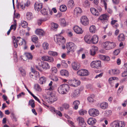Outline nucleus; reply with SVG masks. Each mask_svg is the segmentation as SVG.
Instances as JSON below:
<instances>
[{"label":"nucleus","mask_w":127,"mask_h":127,"mask_svg":"<svg viewBox=\"0 0 127 127\" xmlns=\"http://www.w3.org/2000/svg\"><path fill=\"white\" fill-rule=\"evenodd\" d=\"M48 89L50 91H47V94L49 95V96L48 98H47V97L46 96H45V97L49 103H52L56 101L58 99V98L56 95L52 93V91H51L53 90L52 87H51Z\"/></svg>","instance_id":"obj_1"},{"label":"nucleus","mask_w":127,"mask_h":127,"mask_svg":"<svg viewBox=\"0 0 127 127\" xmlns=\"http://www.w3.org/2000/svg\"><path fill=\"white\" fill-rule=\"evenodd\" d=\"M90 30L91 32L93 33H95L96 31L95 27L94 25L91 26L90 27Z\"/></svg>","instance_id":"obj_38"},{"label":"nucleus","mask_w":127,"mask_h":127,"mask_svg":"<svg viewBox=\"0 0 127 127\" xmlns=\"http://www.w3.org/2000/svg\"><path fill=\"white\" fill-rule=\"evenodd\" d=\"M26 57L29 59H32V57L31 54L29 53H26L25 54Z\"/></svg>","instance_id":"obj_55"},{"label":"nucleus","mask_w":127,"mask_h":127,"mask_svg":"<svg viewBox=\"0 0 127 127\" xmlns=\"http://www.w3.org/2000/svg\"><path fill=\"white\" fill-rule=\"evenodd\" d=\"M34 87L35 89L36 90L39 91H41V89L38 84H35Z\"/></svg>","instance_id":"obj_53"},{"label":"nucleus","mask_w":127,"mask_h":127,"mask_svg":"<svg viewBox=\"0 0 127 127\" xmlns=\"http://www.w3.org/2000/svg\"><path fill=\"white\" fill-rule=\"evenodd\" d=\"M90 11L95 16H97L99 15V13L97 10L94 8H90Z\"/></svg>","instance_id":"obj_25"},{"label":"nucleus","mask_w":127,"mask_h":127,"mask_svg":"<svg viewBox=\"0 0 127 127\" xmlns=\"http://www.w3.org/2000/svg\"><path fill=\"white\" fill-rule=\"evenodd\" d=\"M60 74L62 76H68L69 73L68 71L65 70H62L60 72Z\"/></svg>","instance_id":"obj_29"},{"label":"nucleus","mask_w":127,"mask_h":127,"mask_svg":"<svg viewBox=\"0 0 127 127\" xmlns=\"http://www.w3.org/2000/svg\"><path fill=\"white\" fill-rule=\"evenodd\" d=\"M91 66L92 68H98L101 66V61H99L92 62L91 64Z\"/></svg>","instance_id":"obj_9"},{"label":"nucleus","mask_w":127,"mask_h":127,"mask_svg":"<svg viewBox=\"0 0 127 127\" xmlns=\"http://www.w3.org/2000/svg\"><path fill=\"white\" fill-rule=\"evenodd\" d=\"M51 71L53 73H56L57 71V69L55 67H52L51 69Z\"/></svg>","instance_id":"obj_56"},{"label":"nucleus","mask_w":127,"mask_h":127,"mask_svg":"<svg viewBox=\"0 0 127 127\" xmlns=\"http://www.w3.org/2000/svg\"><path fill=\"white\" fill-rule=\"evenodd\" d=\"M38 39V38L36 36H34L33 37L32 40V41L34 42H35L36 41H37V40Z\"/></svg>","instance_id":"obj_62"},{"label":"nucleus","mask_w":127,"mask_h":127,"mask_svg":"<svg viewBox=\"0 0 127 127\" xmlns=\"http://www.w3.org/2000/svg\"><path fill=\"white\" fill-rule=\"evenodd\" d=\"M49 19V18H45L43 20L39 19L38 20L37 23L38 25H40L41 24V23L43 22L46 21L48 20Z\"/></svg>","instance_id":"obj_45"},{"label":"nucleus","mask_w":127,"mask_h":127,"mask_svg":"<svg viewBox=\"0 0 127 127\" xmlns=\"http://www.w3.org/2000/svg\"><path fill=\"white\" fill-rule=\"evenodd\" d=\"M84 39L85 42L87 43L90 44L92 43L91 38L90 35H86L84 37Z\"/></svg>","instance_id":"obj_19"},{"label":"nucleus","mask_w":127,"mask_h":127,"mask_svg":"<svg viewBox=\"0 0 127 127\" xmlns=\"http://www.w3.org/2000/svg\"><path fill=\"white\" fill-rule=\"evenodd\" d=\"M79 112L80 115H83L86 114L87 111L83 110H81L79 111Z\"/></svg>","instance_id":"obj_51"},{"label":"nucleus","mask_w":127,"mask_h":127,"mask_svg":"<svg viewBox=\"0 0 127 127\" xmlns=\"http://www.w3.org/2000/svg\"><path fill=\"white\" fill-rule=\"evenodd\" d=\"M77 73L80 76H86L88 74V71L85 69H81L78 71Z\"/></svg>","instance_id":"obj_13"},{"label":"nucleus","mask_w":127,"mask_h":127,"mask_svg":"<svg viewBox=\"0 0 127 127\" xmlns=\"http://www.w3.org/2000/svg\"><path fill=\"white\" fill-rule=\"evenodd\" d=\"M55 41L59 45H62L65 42V40L64 38L60 34L55 35L54 37Z\"/></svg>","instance_id":"obj_3"},{"label":"nucleus","mask_w":127,"mask_h":127,"mask_svg":"<svg viewBox=\"0 0 127 127\" xmlns=\"http://www.w3.org/2000/svg\"><path fill=\"white\" fill-rule=\"evenodd\" d=\"M109 50L114 48L116 46V44L114 42H109Z\"/></svg>","instance_id":"obj_41"},{"label":"nucleus","mask_w":127,"mask_h":127,"mask_svg":"<svg viewBox=\"0 0 127 127\" xmlns=\"http://www.w3.org/2000/svg\"><path fill=\"white\" fill-rule=\"evenodd\" d=\"M98 50L97 47L95 46L92 47L91 49L90 50V54L92 56H94L96 53V52Z\"/></svg>","instance_id":"obj_20"},{"label":"nucleus","mask_w":127,"mask_h":127,"mask_svg":"<svg viewBox=\"0 0 127 127\" xmlns=\"http://www.w3.org/2000/svg\"><path fill=\"white\" fill-rule=\"evenodd\" d=\"M100 58L101 59L104 61H108L110 60V58L108 56L102 55H100Z\"/></svg>","instance_id":"obj_32"},{"label":"nucleus","mask_w":127,"mask_h":127,"mask_svg":"<svg viewBox=\"0 0 127 127\" xmlns=\"http://www.w3.org/2000/svg\"><path fill=\"white\" fill-rule=\"evenodd\" d=\"M62 106L65 110L68 109L69 107V105L67 103H64L62 105Z\"/></svg>","instance_id":"obj_50"},{"label":"nucleus","mask_w":127,"mask_h":127,"mask_svg":"<svg viewBox=\"0 0 127 127\" xmlns=\"http://www.w3.org/2000/svg\"><path fill=\"white\" fill-rule=\"evenodd\" d=\"M125 124L121 121H115L112 123L111 125L112 127H124Z\"/></svg>","instance_id":"obj_5"},{"label":"nucleus","mask_w":127,"mask_h":127,"mask_svg":"<svg viewBox=\"0 0 127 127\" xmlns=\"http://www.w3.org/2000/svg\"><path fill=\"white\" fill-rule=\"evenodd\" d=\"M120 51L119 49H117L115 50L114 52V54L116 55H118Z\"/></svg>","instance_id":"obj_60"},{"label":"nucleus","mask_w":127,"mask_h":127,"mask_svg":"<svg viewBox=\"0 0 127 127\" xmlns=\"http://www.w3.org/2000/svg\"><path fill=\"white\" fill-rule=\"evenodd\" d=\"M48 56H43L41 57V59L43 61H46L47 59L48 58Z\"/></svg>","instance_id":"obj_64"},{"label":"nucleus","mask_w":127,"mask_h":127,"mask_svg":"<svg viewBox=\"0 0 127 127\" xmlns=\"http://www.w3.org/2000/svg\"><path fill=\"white\" fill-rule=\"evenodd\" d=\"M69 89V86L66 84H62L58 88V91L61 94H66L68 92Z\"/></svg>","instance_id":"obj_2"},{"label":"nucleus","mask_w":127,"mask_h":127,"mask_svg":"<svg viewBox=\"0 0 127 127\" xmlns=\"http://www.w3.org/2000/svg\"><path fill=\"white\" fill-rule=\"evenodd\" d=\"M66 7L65 5H62L60 6V10L61 11H65L66 10Z\"/></svg>","instance_id":"obj_44"},{"label":"nucleus","mask_w":127,"mask_h":127,"mask_svg":"<svg viewBox=\"0 0 127 127\" xmlns=\"http://www.w3.org/2000/svg\"><path fill=\"white\" fill-rule=\"evenodd\" d=\"M74 5V1L72 0H70L68 1L67 4V6L69 8H72Z\"/></svg>","instance_id":"obj_34"},{"label":"nucleus","mask_w":127,"mask_h":127,"mask_svg":"<svg viewBox=\"0 0 127 127\" xmlns=\"http://www.w3.org/2000/svg\"><path fill=\"white\" fill-rule=\"evenodd\" d=\"M68 83L70 86L75 87L80 85V82L79 80L75 79L71 80H69Z\"/></svg>","instance_id":"obj_6"},{"label":"nucleus","mask_w":127,"mask_h":127,"mask_svg":"<svg viewBox=\"0 0 127 127\" xmlns=\"http://www.w3.org/2000/svg\"><path fill=\"white\" fill-rule=\"evenodd\" d=\"M39 65L40 66H41L43 69L45 70L49 69L50 67L49 64L47 63L44 62H41V65Z\"/></svg>","instance_id":"obj_17"},{"label":"nucleus","mask_w":127,"mask_h":127,"mask_svg":"<svg viewBox=\"0 0 127 127\" xmlns=\"http://www.w3.org/2000/svg\"><path fill=\"white\" fill-rule=\"evenodd\" d=\"M71 66L73 69L75 70H77L80 67V65L77 62H74L72 63Z\"/></svg>","instance_id":"obj_15"},{"label":"nucleus","mask_w":127,"mask_h":127,"mask_svg":"<svg viewBox=\"0 0 127 127\" xmlns=\"http://www.w3.org/2000/svg\"><path fill=\"white\" fill-rule=\"evenodd\" d=\"M109 42L108 41L104 42L102 43V46L103 48L106 50H109Z\"/></svg>","instance_id":"obj_30"},{"label":"nucleus","mask_w":127,"mask_h":127,"mask_svg":"<svg viewBox=\"0 0 127 127\" xmlns=\"http://www.w3.org/2000/svg\"><path fill=\"white\" fill-rule=\"evenodd\" d=\"M30 76L31 78L35 79L39 78L40 76L39 73L38 72L35 71L33 69H32V72L30 73Z\"/></svg>","instance_id":"obj_7"},{"label":"nucleus","mask_w":127,"mask_h":127,"mask_svg":"<svg viewBox=\"0 0 127 127\" xmlns=\"http://www.w3.org/2000/svg\"><path fill=\"white\" fill-rule=\"evenodd\" d=\"M47 10L44 8L41 10V12L42 14L45 15L47 14Z\"/></svg>","instance_id":"obj_49"},{"label":"nucleus","mask_w":127,"mask_h":127,"mask_svg":"<svg viewBox=\"0 0 127 127\" xmlns=\"http://www.w3.org/2000/svg\"><path fill=\"white\" fill-rule=\"evenodd\" d=\"M29 104L31 105L32 108H33L34 107V101L33 100H31L29 101Z\"/></svg>","instance_id":"obj_52"},{"label":"nucleus","mask_w":127,"mask_h":127,"mask_svg":"<svg viewBox=\"0 0 127 127\" xmlns=\"http://www.w3.org/2000/svg\"><path fill=\"white\" fill-rule=\"evenodd\" d=\"M80 102L78 100H76L73 102V105L74 106V108L75 109H77L78 108V106Z\"/></svg>","instance_id":"obj_37"},{"label":"nucleus","mask_w":127,"mask_h":127,"mask_svg":"<svg viewBox=\"0 0 127 127\" xmlns=\"http://www.w3.org/2000/svg\"><path fill=\"white\" fill-rule=\"evenodd\" d=\"M66 48L67 50V53H69L70 52H73L76 48V45L72 42H69L66 43Z\"/></svg>","instance_id":"obj_4"},{"label":"nucleus","mask_w":127,"mask_h":127,"mask_svg":"<svg viewBox=\"0 0 127 127\" xmlns=\"http://www.w3.org/2000/svg\"><path fill=\"white\" fill-rule=\"evenodd\" d=\"M20 73L23 76H25L26 75V71L24 68L22 67L19 68Z\"/></svg>","instance_id":"obj_31"},{"label":"nucleus","mask_w":127,"mask_h":127,"mask_svg":"<svg viewBox=\"0 0 127 127\" xmlns=\"http://www.w3.org/2000/svg\"><path fill=\"white\" fill-rule=\"evenodd\" d=\"M26 17L28 20H31L32 17V13L28 12L26 13Z\"/></svg>","instance_id":"obj_40"},{"label":"nucleus","mask_w":127,"mask_h":127,"mask_svg":"<svg viewBox=\"0 0 127 127\" xmlns=\"http://www.w3.org/2000/svg\"><path fill=\"white\" fill-rule=\"evenodd\" d=\"M89 112V115L91 116L95 117L98 116L99 114V112L96 109L93 108L90 109Z\"/></svg>","instance_id":"obj_8"},{"label":"nucleus","mask_w":127,"mask_h":127,"mask_svg":"<svg viewBox=\"0 0 127 127\" xmlns=\"http://www.w3.org/2000/svg\"><path fill=\"white\" fill-rule=\"evenodd\" d=\"M118 79V78H116V77H113L110 78L109 79V82L111 84L112 83V82L113 81L116 79Z\"/></svg>","instance_id":"obj_61"},{"label":"nucleus","mask_w":127,"mask_h":127,"mask_svg":"<svg viewBox=\"0 0 127 127\" xmlns=\"http://www.w3.org/2000/svg\"><path fill=\"white\" fill-rule=\"evenodd\" d=\"M92 43L93 44L97 43L98 41V37L96 35H94L91 38Z\"/></svg>","instance_id":"obj_23"},{"label":"nucleus","mask_w":127,"mask_h":127,"mask_svg":"<svg viewBox=\"0 0 127 127\" xmlns=\"http://www.w3.org/2000/svg\"><path fill=\"white\" fill-rule=\"evenodd\" d=\"M104 113L106 114L107 116H108L111 114L112 111L110 110H107Z\"/></svg>","instance_id":"obj_63"},{"label":"nucleus","mask_w":127,"mask_h":127,"mask_svg":"<svg viewBox=\"0 0 127 127\" xmlns=\"http://www.w3.org/2000/svg\"><path fill=\"white\" fill-rule=\"evenodd\" d=\"M74 32L78 34H81L83 33L82 29L77 26H75L73 28Z\"/></svg>","instance_id":"obj_16"},{"label":"nucleus","mask_w":127,"mask_h":127,"mask_svg":"<svg viewBox=\"0 0 127 127\" xmlns=\"http://www.w3.org/2000/svg\"><path fill=\"white\" fill-rule=\"evenodd\" d=\"M90 5L89 1L88 0L84 1L83 3V5L85 7H89Z\"/></svg>","instance_id":"obj_39"},{"label":"nucleus","mask_w":127,"mask_h":127,"mask_svg":"<svg viewBox=\"0 0 127 127\" xmlns=\"http://www.w3.org/2000/svg\"><path fill=\"white\" fill-rule=\"evenodd\" d=\"M34 6L35 10L39 12L42 7V4L41 3L36 2L34 4Z\"/></svg>","instance_id":"obj_14"},{"label":"nucleus","mask_w":127,"mask_h":127,"mask_svg":"<svg viewBox=\"0 0 127 127\" xmlns=\"http://www.w3.org/2000/svg\"><path fill=\"white\" fill-rule=\"evenodd\" d=\"M76 120L78 122L80 126L82 127H86V123L83 118L81 117H79L77 118Z\"/></svg>","instance_id":"obj_10"},{"label":"nucleus","mask_w":127,"mask_h":127,"mask_svg":"<svg viewBox=\"0 0 127 127\" xmlns=\"http://www.w3.org/2000/svg\"><path fill=\"white\" fill-rule=\"evenodd\" d=\"M96 122L95 119L93 118H90L89 119L88 121V124L91 125L94 124Z\"/></svg>","instance_id":"obj_22"},{"label":"nucleus","mask_w":127,"mask_h":127,"mask_svg":"<svg viewBox=\"0 0 127 127\" xmlns=\"http://www.w3.org/2000/svg\"><path fill=\"white\" fill-rule=\"evenodd\" d=\"M88 101L90 103H92L94 101V99L93 97L91 96L88 97L87 98Z\"/></svg>","instance_id":"obj_58"},{"label":"nucleus","mask_w":127,"mask_h":127,"mask_svg":"<svg viewBox=\"0 0 127 127\" xmlns=\"http://www.w3.org/2000/svg\"><path fill=\"white\" fill-rule=\"evenodd\" d=\"M11 117L12 118V119L13 120V121H17V119L15 117V116L14 115V114L12 112L11 113Z\"/></svg>","instance_id":"obj_59"},{"label":"nucleus","mask_w":127,"mask_h":127,"mask_svg":"<svg viewBox=\"0 0 127 127\" xmlns=\"http://www.w3.org/2000/svg\"><path fill=\"white\" fill-rule=\"evenodd\" d=\"M83 89V87H82L79 89H77L75 90L72 94V96L73 97H75L79 95L80 94L81 91H82Z\"/></svg>","instance_id":"obj_12"},{"label":"nucleus","mask_w":127,"mask_h":127,"mask_svg":"<svg viewBox=\"0 0 127 127\" xmlns=\"http://www.w3.org/2000/svg\"><path fill=\"white\" fill-rule=\"evenodd\" d=\"M48 54L49 55L53 57H56L58 55V53L57 52L51 51H48Z\"/></svg>","instance_id":"obj_35"},{"label":"nucleus","mask_w":127,"mask_h":127,"mask_svg":"<svg viewBox=\"0 0 127 127\" xmlns=\"http://www.w3.org/2000/svg\"><path fill=\"white\" fill-rule=\"evenodd\" d=\"M74 14L77 16L80 15L82 12L81 9L79 7H77L74 9Z\"/></svg>","instance_id":"obj_21"},{"label":"nucleus","mask_w":127,"mask_h":127,"mask_svg":"<svg viewBox=\"0 0 127 127\" xmlns=\"http://www.w3.org/2000/svg\"><path fill=\"white\" fill-rule=\"evenodd\" d=\"M49 44L46 42H44L42 44V47L44 50H47L49 49Z\"/></svg>","instance_id":"obj_43"},{"label":"nucleus","mask_w":127,"mask_h":127,"mask_svg":"<svg viewBox=\"0 0 127 127\" xmlns=\"http://www.w3.org/2000/svg\"><path fill=\"white\" fill-rule=\"evenodd\" d=\"M35 32L36 34L43 35L44 34V32L42 29H37L35 31Z\"/></svg>","instance_id":"obj_28"},{"label":"nucleus","mask_w":127,"mask_h":127,"mask_svg":"<svg viewBox=\"0 0 127 127\" xmlns=\"http://www.w3.org/2000/svg\"><path fill=\"white\" fill-rule=\"evenodd\" d=\"M61 64L63 67L65 68H67L68 67L67 64L65 63V61H62Z\"/></svg>","instance_id":"obj_57"},{"label":"nucleus","mask_w":127,"mask_h":127,"mask_svg":"<svg viewBox=\"0 0 127 127\" xmlns=\"http://www.w3.org/2000/svg\"><path fill=\"white\" fill-rule=\"evenodd\" d=\"M112 73L114 75H118L120 72V71L117 69H113L112 70Z\"/></svg>","instance_id":"obj_48"},{"label":"nucleus","mask_w":127,"mask_h":127,"mask_svg":"<svg viewBox=\"0 0 127 127\" xmlns=\"http://www.w3.org/2000/svg\"><path fill=\"white\" fill-rule=\"evenodd\" d=\"M118 40L121 41H123L125 40V35L123 33L119 34L118 37Z\"/></svg>","instance_id":"obj_36"},{"label":"nucleus","mask_w":127,"mask_h":127,"mask_svg":"<svg viewBox=\"0 0 127 127\" xmlns=\"http://www.w3.org/2000/svg\"><path fill=\"white\" fill-rule=\"evenodd\" d=\"M17 38L18 39H19L18 42H19L18 43L19 45H22L23 44L24 45H26V42L24 39L21 38L19 37H17Z\"/></svg>","instance_id":"obj_26"},{"label":"nucleus","mask_w":127,"mask_h":127,"mask_svg":"<svg viewBox=\"0 0 127 127\" xmlns=\"http://www.w3.org/2000/svg\"><path fill=\"white\" fill-rule=\"evenodd\" d=\"M60 23L61 25L63 27L66 26V21L64 19H61L60 20Z\"/></svg>","instance_id":"obj_47"},{"label":"nucleus","mask_w":127,"mask_h":127,"mask_svg":"<svg viewBox=\"0 0 127 127\" xmlns=\"http://www.w3.org/2000/svg\"><path fill=\"white\" fill-rule=\"evenodd\" d=\"M108 18V16L107 15L104 14L101 16L99 19L100 20L102 21V22H103L104 21L107 20Z\"/></svg>","instance_id":"obj_33"},{"label":"nucleus","mask_w":127,"mask_h":127,"mask_svg":"<svg viewBox=\"0 0 127 127\" xmlns=\"http://www.w3.org/2000/svg\"><path fill=\"white\" fill-rule=\"evenodd\" d=\"M16 20H15L13 24L11 25L10 28V29L7 32V34L8 35L9 34L11 30L13 29L14 31H15L16 29Z\"/></svg>","instance_id":"obj_18"},{"label":"nucleus","mask_w":127,"mask_h":127,"mask_svg":"<svg viewBox=\"0 0 127 127\" xmlns=\"http://www.w3.org/2000/svg\"><path fill=\"white\" fill-rule=\"evenodd\" d=\"M51 30H52L56 31L59 25L57 23L52 22L51 23Z\"/></svg>","instance_id":"obj_24"},{"label":"nucleus","mask_w":127,"mask_h":127,"mask_svg":"<svg viewBox=\"0 0 127 127\" xmlns=\"http://www.w3.org/2000/svg\"><path fill=\"white\" fill-rule=\"evenodd\" d=\"M108 106V104L106 102L102 103L100 104V108L103 109H105L107 108Z\"/></svg>","instance_id":"obj_27"},{"label":"nucleus","mask_w":127,"mask_h":127,"mask_svg":"<svg viewBox=\"0 0 127 127\" xmlns=\"http://www.w3.org/2000/svg\"><path fill=\"white\" fill-rule=\"evenodd\" d=\"M46 79L44 77H41L39 79V83L40 84H42L45 83Z\"/></svg>","instance_id":"obj_42"},{"label":"nucleus","mask_w":127,"mask_h":127,"mask_svg":"<svg viewBox=\"0 0 127 127\" xmlns=\"http://www.w3.org/2000/svg\"><path fill=\"white\" fill-rule=\"evenodd\" d=\"M21 26L24 28H26L28 26V23L25 21H22L21 22Z\"/></svg>","instance_id":"obj_46"},{"label":"nucleus","mask_w":127,"mask_h":127,"mask_svg":"<svg viewBox=\"0 0 127 127\" xmlns=\"http://www.w3.org/2000/svg\"><path fill=\"white\" fill-rule=\"evenodd\" d=\"M81 23L84 26H86L89 24V21L87 17L84 16L81 18Z\"/></svg>","instance_id":"obj_11"},{"label":"nucleus","mask_w":127,"mask_h":127,"mask_svg":"<svg viewBox=\"0 0 127 127\" xmlns=\"http://www.w3.org/2000/svg\"><path fill=\"white\" fill-rule=\"evenodd\" d=\"M54 61V59L53 57L51 56H48L46 61L52 63Z\"/></svg>","instance_id":"obj_54"}]
</instances>
